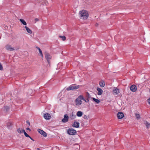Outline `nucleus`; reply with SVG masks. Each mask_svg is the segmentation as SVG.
<instances>
[{
	"mask_svg": "<svg viewBox=\"0 0 150 150\" xmlns=\"http://www.w3.org/2000/svg\"><path fill=\"white\" fill-rule=\"evenodd\" d=\"M23 28H25L27 30V32L30 33L31 34L32 33V31L31 30H30L29 28L27 26H25Z\"/></svg>",
	"mask_w": 150,
	"mask_h": 150,
	"instance_id": "dca6fc26",
	"label": "nucleus"
},
{
	"mask_svg": "<svg viewBox=\"0 0 150 150\" xmlns=\"http://www.w3.org/2000/svg\"><path fill=\"white\" fill-rule=\"evenodd\" d=\"M43 1H44L45 3V4L46 5H47L48 4V2L46 1V0H43Z\"/></svg>",
	"mask_w": 150,
	"mask_h": 150,
	"instance_id": "c756f323",
	"label": "nucleus"
},
{
	"mask_svg": "<svg viewBox=\"0 0 150 150\" xmlns=\"http://www.w3.org/2000/svg\"><path fill=\"white\" fill-rule=\"evenodd\" d=\"M6 48L7 50L10 51H12L14 50V49L9 45H7L6 46Z\"/></svg>",
	"mask_w": 150,
	"mask_h": 150,
	"instance_id": "1a4fd4ad",
	"label": "nucleus"
},
{
	"mask_svg": "<svg viewBox=\"0 0 150 150\" xmlns=\"http://www.w3.org/2000/svg\"><path fill=\"white\" fill-rule=\"evenodd\" d=\"M99 85L101 87H103V81H102L99 82Z\"/></svg>",
	"mask_w": 150,
	"mask_h": 150,
	"instance_id": "bb28decb",
	"label": "nucleus"
},
{
	"mask_svg": "<svg viewBox=\"0 0 150 150\" xmlns=\"http://www.w3.org/2000/svg\"><path fill=\"white\" fill-rule=\"evenodd\" d=\"M147 102L150 105V97L147 99Z\"/></svg>",
	"mask_w": 150,
	"mask_h": 150,
	"instance_id": "7c9ffc66",
	"label": "nucleus"
},
{
	"mask_svg": "<svg viewBox=\"0 0 150 150\" xmlns=\"http://www.w3.org/2000/svg\"><path fill=\"white\" fill-rule=\"evenodd\" d=\"M75 84H74L70 86L67 88V91H69L71 90L77 89L79 88V85L75 86Z\"/></svg>",
	"mask_w": 150,
	"mask_h": 150,
	"instance_id": "7ed1b4c3",
	"label": "nucleus"
},
{
	"mask_svg": "<svg viewBox=\"0 0 150 150\" xmlns=\"http://www.w3.org/2000/svg\"><path fill=\"white\" fill-rule=\"evenodd\" d=\"M59 37L60 38H61L62 39V40L63 41H65L66 40V38L64 36H60Z\"/></svg>",
	"mask_w": 150,
	"mask_h": 150,
	"instance_id": "393cba45",
	"label": "nucleus"
},
{
	"mask_svg": "<svg viewBox=\"0 0 150 150\" xmlns=\"http://www.w3.org/2000/svg\"><path fill=\"white\" fill-rule=\"evenodd\" d=\"M36 48L39 50V52L40 54V55L42 57H43V55L41 50L40 49L39 47H37Z\"/></svg>",
	"mask_w": 150,
	"mask_h": 150,
	"instance_id": "4be33fe9",
	"label": "nucleus"
},
{
	"mask_svg": "<svg viewBox=\"0 0 150 150\" xmlns=\"http://www.w3.org/2000/svg\"><path fill=\"white\" fill-rule=\"evenodd\" d=\"M83 114L82 112L81 111H79L76 113L77 115L79 117H81Z\"/></svg>",
	"mask_w": 150,
	"mask_h": 150,
	"instance_id": "aec40b11",
	"label": "nucleus"
},
{
	"mask_svg": "<svg viewBox=\"0 0 150 150\" xmlns=\"http://www.w3.org/2000/svg\"><path fill=\"white\" fill-rule=\"evenodd\" d=\"M69 117L67 114H65L64 116V118L62 120V122L63 123H65L68 121Z\"/></svg>",
	"mask_w": 150,
	"mask_h": 150,
	"instance_id": "423d86ee",
	"label": "nucleus"
},
{
	"mask_svg": "<svg viewBox=\"0 0 150 150\" xmlns=\"http://www.w3.org/2000/svg\"><path fill=\"white\" fill-rule=\"evenodd\" d=\"M38 131L44 137H46L47 136V133L43 130L40 129H38Z\"/></svg>",
	"mask_w": 150,
	"mask_h": 150,
	"instance_id": "0eeeda50",
	"label": "nucleus"
},
{
	"mask_svg": "<svg viewBox=\"0 0 150 150\" xmlns=\"http://www.w3.org/2000/svg\"><path fill=\"white\" fill-rule=\"evenodd\" d=\"M27 122L28 123V124L30 125V122L29 121H27Z\"/></svg>",
	"mask_w": 150,
	"mask_h": 150,
	"instance_id": "473e14b6",
	"label": "nucleus"
},
{
	"mask_svg": "<svg viewBox=\"0 0 150 150\" xmlns=\"http://www.w3.org/2000/svg\"><path fill=\"white\" fill-rule=\"evenodd\" d=\"M119 91L117 88H115L113 90V93L114 95H117L119 93Z\"/></svg>",
	"mask_w": 150,
	"mask_h": 150,
	"instance_id": "9b49d317",
	"label": "nucleus"
},
{
	"mask_svg": "<svg viewBox=\"0 0 150 150\" xmlns=\"http://www.w3.org/2000/svg\"><path fill=\"white\" fill-rule=\"evenodd\" d=\"M83 99V96L82 95H80L78 96L75 100L76 105H81L82 103L81 100Z\"/></svg>",
	"mask_w": 150,
	"mask_h": 150,
	"instance_id": "f03ea898",
	"label": "nucleus"
},
{
	"mask_svg": "<svg viewBox=\"0 0 150 150\" xmlns=\"http://www.w3.org/2000/svg\"><path fill=\"white\" fill-rule=\"evenodd\" d=\"M135 116L137 119H139L140 118V116L139 114H136L135 115Z\"/></svg>",
	"mask_w": 150,
	"mask_h": 150,
	"instance_id": "cd10ccee",
	"label": "nucleus"
},
{
	"mask_svg": "<svg viewBox=\"0 0 150 150\" xmlns=\"http://www.w3.org/2000/svg\"><path fill=\"white\" fill-rule=\"evenodd\" d=\"M87 118V117L86 116H85L84 117V118L86 119Z\"/></svg>",
	"mask_w": 150,
	"mask_h": 150,
	"instance_id": "f704fd0d",
	"label": "nucleus"
},
{
	"mask_svg": "<svg viewBox=\"0 0 150 150\" xmlns=\"http://www.w3.org/2000/svg\"><path fill=\"white\" fill-rule=\"evenodd\" d=\"M149 92H150V89H149Z\"/></svg>",
	"mask_w": 150,
	"mask_h": 150,
	"instance_id": "4c0bfd02",
	"label": "nucleus"
},
{
	"mask_svg": "<svg viewBox=\"0 0 150 150\" xmlns=\"http://www.w3.org/2000/svg\"><path fill=\"white\" fill-rule=\"evenodd\" d=\"M117 116L119 119L122 118L124 116L123 113L122 112H118L117 115Z\"/></svg>",
	"mask_w": 150,
	"mask_h": 150,
	"instance_id": "6e6552de",
	"label": "nucleus"
},
{
	"mask_svg": "<svg viewBox=\"0 0 150 150\" xmlns=\"http://www.w3.org/2000/svg\"><path fill=\"white\" fill-rule=\"evenodd\" d=\"M92 99L93 101L97 103H99L100 102V101L98 99H96L95 98H93Z\"/></svg>",
	"mask_w": 150,
	"mask_h": 150,
	"instance_id": "5701e85b",
	"label": "nucleus"
},
{
	"mask_svg": "<svg viewBox=\"0 0 150 150\" xmlns=\"http://www.w3.org/2000/svg\"><path fill=\"white\" fill-rule=\"evenodd\" d=\"M89 96V93H87V94H86V97L87 98V100H86L83 97V99H82V100L85 101L86 102H88L89 100L88 99V96Z\"/></svg>",
	"mask_w": 150,
	"mask_h": 150,
	"instance_id": "412c9836",
	"label": "nucleus"
},
{
	"mask_svg": "<svg viewBox=\"0 0 150 150\" xmlns=\"http://www.w3.org/2000/svg\"><path fill=\"white\" fill-rule=\"evenodd\" d=\"M35 20H36V21H38V18H36V19H35Z\"/></svg>",
	"mask_w": 150,
	"mask_h": 150,
	"instance_id": "e433bc0d",
	"label": "nucleus"
},
{
	"mask_svg": "<svg viewBox=\"0 0 150 150\" xmlns=\"http://www.w3.org/2000/svg\"><path fill=\"white\" fill-rule=\"evenodd\" d=\"M3 69V67L0 63V70H2Z\"/></svg>",
	"mask_w": 150,
	"mask_h": 150,
	"instance_id": "c85d7f7f",
	"label": "nucleus"
},
{
	"mask_svg": "<svg viewBox=\"0 0 150 150\" xmlns=\"http://www.w3.org/2000/svg\"><path fill=\"white\" fill-rule=\"evenodd\" d=\"M26 130H29V131H31V130L29 128L27 127V128H26Z\"/></svg>",
	"mask_w": 150,
	"mask_h": 150,
	"instance_id": "2f4dec72",
	"label": "nucleus"
},
{
	"mask_svg": "<svg viewBox=\"0 0 150 150\" xmlns=\"http://www.w3.org/2000/svg\"><path fill=\"white\" fill-rule=\"evenodd\" d=\"M130 89L132 91L134 92L137 90V86L134 85H132L131 86Z\"/></svg>",
	"mask_w": 150,
	"mask_h": 150,
	"instance_id": "9d476101",
	"label": "nucleus"
},
{
	"mask_svg": "<svg viewBox=\"0 0 150 150\" xmlns=\"http://www.w3.org/2000/svg\"><path fill=\"white\" fill-rule=\"evenodd\" d=\"M97 91H98V95H101L103 93V90L100 88L98 87L97 88Z\"/></svg>",
	"mask_w": 150,
	"mask_h": 150,
	"instance_id": "2eb2a0df",
	"label": "nucleus"
},
{
	"mask_svg": "<svg viewBox=\"0 0 150 150\" xmlns=\"http://www.w3.org/2000/svg\"><path fill=\"white\" fill-rule=\"evenodd\" d=\"M104 86H105V84H104V85H103Z\"/></svg>",
	"mask_w": 150,
	"mask_h": 150,
	"instance_id": "58836bf2",
	"label": "nucleus"
},
{
	"mask_svg": "<svg viewBox=\"0 0 150 150\" xmlns=\"http://www.w3.org/2000/svg\"><path fill=\"white\" fill-rule=\"evenodd\" d=\"M23 133L24 135L26 137H29V136L25 132V130L24 129L23 130Z\"/></svg>",
	"mask_w": 150,
	"mask_h": 150,
	"instance_id": "a878e982",
	"label": "nucleus"
},
{
	"mask_svg": "<svg viewBox=\"0 0 150 150\" xmlns=\"http://www.w3.org/2000/svg\"><path fill=\"white\" fill-rule=\"evenodd\" d=\"M72 125L75 127L78 128L79 126V123L78 122H75L72 123Z\"/></svg>",
	"mask_w": 150,
	"mask_h": 150,
	"instance_id": "ddd939ff",
	"label": "nucleus"
},
{
	"mask_svg": "<svg viewBox=\"0 0 150 150\" xmlns=\"http://www.w3.org/2000/svg\"><path fill=\"white\" fill-rule=\"evenodd\" d=\"M13 124L11 122H8L7 124V127L8 129H10L12 128Z\"/></svg>",
	"mask_w": 150,
	"mask_h": 150,
	"instance_id": "4468645a",
	"label": "nucleus"
},
{
	"mask_svg": "<svg viewBox=\"0 0 150 150\" xmlns=\"http://www.w3.org/2000/svg\"><path fill=\"white\" fill-rule=\"evenodd\" d=\"M19 21L23 25H27L26 22L23 19H20Z\"/></svg>",
	"mask_w": 150,
	"mask_h": 150,
	"instance_id": "a211bd4d",
	"label": "nucleus"
},
{
	"mask_svg": "<svg viewBox=\"0 0 150 150\" xmlns=\"http://www.w3.org/2000/svg\"><path fill=\"white\" fill-rule=\"evenodd\" d=\"M17 132L19 134L22 133L23 132V129L22 128H18L17 129Z\"/></svg>",
	"mask_w": 150,
	"mask_h": 150,
	"instance_id": "f3484780",
	"label": "nucleus"
},
{
	"mask_svg": "<svg viewBox=\"0 0 150 150\" xmlns=\"http://www.w3.org/2000/svg\"><path fill=\"white\" fill-rule=\"evenodd\" d=\"M28 137L30 138V139L31 140H33V139H32V138L31 137H30V136H29V137Z\"/></svg>",
	"mask_w": 150,
	"mask_h": 150,
	"instance_id": "72a5a7b5",
	"label": "nucleus"
},
{
	"mask_svg": "<svg viewBox=\"0 0 150 150\" xmlns=\"http://www.w3.org/2000/svg\"><path fill=\"white\" fill-rule=\"evenodd\" d=\"M67 132L69 134L74 135L76 133V131L74 129H69L67 130Z\"/></svg>",
	"mask_w": 150,
	"mask_h": 150,
	"instance_id": "39448f33",
	"label": "nucleus"
},
{
	"mask_svg": "<svg viewBox=\"0 0 150 150\" xmlns=\"http://www.w3.org/2000/svg\"><path fill=\"white\" fill-rule=\"evenodd\" d=\"M144 124L146 125L147 128H148L150 127V123H149L147 122H144Z\"/></svg>",
	"mask_w": 150,
	"mask_h": 150,
	"instance_id": "b1692460",
	"label": "nucleus"
},
{
	"mask_svg": "<svg viewBox=\"0 0 150 150\" xmlns=\"http://www.w3.org/2000/svg\"><path fill=\"white\" fill-rule=\"evenodd\" d=\"M37 150H40V149L39 148H37Z\"/></svg>",
	"mask_w": 150,
	"mask_h": 150,
	"instance_id": "c9c22d12",
	"label": "nucleus"
},
{
	"mask_svg": "<svg viewBox=\"0 0 150 150\" xmlns=\"http://www.w3.org/2000/svg\"><path fill=\"white\" fill-rule=\"evenodd\" d=\"M79 15L81 19H86L88 17V12L85 10L80 11L79 13Z\"/></svg>",
	"mask_w": 150,
	"mask_h": 150,
	"instance_id": "f257e3e1",
	"label": "nucleus"
},
{
	"mask_svg": "<svg viewBox=\"0 0 150 150\" xmlns=\"http://www.w3.org/2000/svg\"><path fill=\"white\" fill-rule=\"evenodd\" d=\"M45 55L46 59L47 60L49 64H50V60L51 58V56L48 53L46 52H45Z\"/></svg>",
	"mask_w": 150,
	"mask_h": 150,
	"instance_id": "20e7f679",
	"label": "nucleus"
},
{
	"mask_svg": "<svg viewBox=\"0 0 150 150\" xmlns=\"http://www.w3.org/2000/svg\"><path fill=\"white\" fill-rule=\"evenodd\" d=\"M44 117L46 120H49L51 116L48 113H46L44 114Z\"/></svg>",
	"mask_w": 150,
	"mask_h": 150,
	"instance_id": "f8f14e48",
	"label": "nucleus"
},
{
	"mask_svg": "<svg viewBox=\"0 0 150 150\" xmlns=\"http://www.w3.org/2000/svg\"><path fill=\"white\" fill-rule=\"evenodd\" d=\"M76 117V116L75 115L73 114L72 113L69 116V118L71 120H73L75 119Z\"/></svg>",
	"mask_w": 150,
	"mask_h": 150,
	"instance_id": "6ab92c4d",
	"label": "nucleus"
}]
</instances>
